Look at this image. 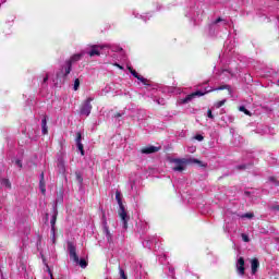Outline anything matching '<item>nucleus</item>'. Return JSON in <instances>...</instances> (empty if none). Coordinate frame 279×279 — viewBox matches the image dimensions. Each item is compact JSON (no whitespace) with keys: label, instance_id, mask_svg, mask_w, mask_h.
Segmentation results:
<instances>
[{"label":"nucleus","instance_id":"13","mask_svg":"<svg viewBox=\"0 0 279 279\" xmlns=\"http://www.w3.org/2000/svg\"><path fill=\"white\" fill-rule=\"evenodd\" d=\"M39 189H40L43 195H45V193H47V189H45V172L40 173Z\"/></svg>","mask_w":279,"mask_h":279},{"label":"nucleus","instance_id":"11","mask_svg":"<svg viewBox=\"0 0 279 279\" xmlns=\"http://www.w3.org/2000/svg\"><path fill=\"white\" fill-rule=\"evenodd\" d=\"M259 267H260V263L258 262V258H253L251 260V269H252L253 276L256 274V271H258Z\"/></svg>","mask_w":279,"mask_h":279},{"label":"nucleus","instance_id":"14","mask_svg":"<svg viewBox=\"0 0 279 279\" xmlns=\"http://www.w3.org/2000/svg\"><path fill=\"white\" fill-rule=\"evenodd\" d=\"M213 88H205V92H202V90H197L195 93H193L194 97H204V95L208 94V93H213Z\"/></svg>","mask_w":279,"mask_h":279},{"label":"nucleus","instance_id":"43","mask_svg":"<svg viewBox=\"0 0 279 279\" xmlns=\"http://www.w3.org/2000/svg\"><path fill=\"white\" fill-rule=\"evenodd\" d=\"M276 242L279 243V238H276Z\"/></svg>","mask_w":279,"mask_h":279},{"label":"nucleus","instance_id":"34","mask_svg":"<svg viewBox=\"0 0 279 279\" xmlns=\"http://www.w3.org/2000/svg\"><path fill=\"white\" fill-rule=\"evenodd\" d=\"M270 210H278L279 211V205H272L270 207Z\"/></svg>","mask_w":279,"mask_h":279},{"label":"nucleus","instance_id":"39","mask_svg":"<svg viewBox=\"0 0 279 279\" xmlns=\"http://www.w3.org/2000/svg\"><path fill=\"white\" fill-rule=\"evenodd\" d=\"M119 117H123V113H116V114H114V118H116V119H119Z\"/></svg>","mask_w":279,"mask_h":279},{"label":"nucleus","instance_id":"17","mask_svg":"<svg viewBox=\"0 0 279 279\" xmlns=\"http://www.w3.org/2000/svg\"><path fill=\"white\" fill-rule=\"evenodd\" d=\"M58 219V213L56 211L54 215L52 216L50 223H51V231L56 232V221Z\"/></svg>","mask_w":279,"mask_h":279},{"label":"nucleus","instance_id":"30","mask_svg":"<svg viewBox=\"0 0 279 279\" xmlns=\"http://www.w3.org/2000/svg\"><path fill=\"white\" fill-rule=\"evenodd\" d=\"M225 104H226V99L220 100V101L215 104V108H221V106H223Z\"/></svg>","mask_w":279,"mask_h":279},{"label":"nucleus","instance_id":"40","mask_svg":"<svg viewBox=\"0 0 279 279\" xmlns=\"http://www.w3.org/2000/svg\"><path fill=\"white\" fill-rule=\"evenodd\" d=\"M53 236H52V243H56V231H52Z\"/></svg>","mask_w":279,"mask_h":279},{"label":"nucleus","instance_id":"3","mask_svg":"<svg viewBox=\"0 0 279 279\" xmlns=\"http://www.w3.org/2000/svg\"><path fill=\"white\" fill-rule=\"evenodd\" d=\"M116 199L119 206L118 215L123 223V229L128 230V221H130V216L128 215V211H125V206L123 205V201L121 199V192H116Z\"/></svg>","mask_w":279,"mask_h":279},{"label":"nucleus","instance_id":"9","mask_svg":"<svg viewBox=\"0 0 279 279\" xmlns=\"http://www.w3.org/2000/svg\"><path fill=\"white\" fill-rule=\"evenodd\" d=\"M131 73H132L133 77H136V80L142 82V84H144V86H151V84H149V80L143 77V75L138 74V72L131 71Z\"/></svg>","mask_w":279,"mask_h":279},{"label":"nucleus","instance_id":"2","mask_svg":"<svg viewBox=\"0 0 279 279\" xmlns=\"http://www.w3.org/2000/svg\"><path fill=\"white\" fill-rule=\"evenodd\" d=\"M68 252L71 260L76 265H80L82 269H86L88 267V262L85 258L80 259V256H77V248L73 242H68Z\"/></svg>","mask_w":279,"mask_h":279},{"label":"nucleus","instance_id":"27","mask_svg":"<svg viewBox=\"0 0 279 279\" xmlns=\"http://www.w3.org/2000/svg\"><path fill=\"white\" fill-rule=\"evenodd\" d=\"M119 271H120V277L122 279H128V275H125V270H123V268L119 267Z\"/></svg>","mask_w":279,"mask_h":279},{"label":"nucleus","instance_id":"24","mask_svg":"<svg viewBox=\"0 0 279 279\" xmlns=\"http://www.w3.org/2000/svg\"><path fill=\"white\" fill-rule=\"evenodd\" d=\"M73 89L74 90H78L80 89V78H75L74 85H73Z\"/></svg>","mask_w":279,"mask_h":279},{"label":"nucleus","instance_id":"1","mask_svg":"<svg viewBox=\"0 0 279 279\" xmlns=\"http://www.w3.org/2000/svg\"><path fill=\"white\" fill-rule=\"evenodd\" d=\"M170 162L174 165L172 168V171H178L179 173H182L186 169V165H199L201 167H206V163H203L198 159L195 158H174L171 159Z\"/></svg>","mask_w":279,"mask_h":279},{"label":"nucleus","instance_id":"45","mask_svg":"<svg viewBox=\"0 0 279 279\" xmlns=\"http://www.w3.org/2000/svg\"><path fill=\"white\" fill-rule=\"evenodd\" d=\"M57 78L52 77V82H56Z\"/></svg>","mask_w":279,"mask_h":279},{"label":"nucleus","instance_id":"26","mask_svg":"<svg viewBox=\"0 0 279 279\" xmlns=\"http://www.w3.org/2000/svg\"><path fill=\"white\" fill-rule=\"evenodd\" d=\"M119 271H120V277L122 279H128V275H125V270H123V268L119 267Z\"/></svg>","mask_w":279,"mask_h":279},{"label":"nucleus","instance_id":"42","mask_svg":"<svg viewBox=\"0 0 279 279\" xmlns=\"http://www.w3.org/2000/svg\"><path fill=\"white\" fill-rule=\"evenodd\" d=\"M244 195H247V196H248V195H250V192H247V191H246V192H244Z\"/></svg>","mask_w":279,"mask_h":279},{"label":"nucleus","instance_id":"19","mask_svg":"<svg viewBox=\"0 0 279 279\" xmlns=\"http://www.w3.org/2000/svg\"><path fill=\"white\" fill-rule=\"evenodd\" d=\"M75 178H76V182H78L80 186H82V184H84V178L82 177V172L76 171Z\"/></svg>","mask_w":279,"mask_h":279},{"label":"nucleus","instance_id":"21","mask_svg":"<svg viewBox=\"0 0 279 279\" xmlns=\"http://www.w3.org/2000/svg\"><path fill=\"white\" fill-rule=\"evenodd\" d=\"M240 112H244V114H247V117H252V112L245 108V106H241L239 108Z\"/></svg>","mask_w":279,"mask_h":279},{"label":"nucleus","instance_id":"35","mask_svg":"<svg viewBox=\"0 0 279 279\" xmlns=\"http://www.w3.org/2000/svg\"><path fill=\"white\" fill-rule=\"evenodd\" d=\"M114 66H117V69H120V71H123V65H121L119 63H114Z\"/></svg>","mask_w":279,"mask_h":279},{"label":"nucleus","instance_id":"22","mask_svg":"<svg viewBox=\"0 0 279 279\" xmlns=\"http://www.w3.org/2000/svg\"><path fill=\"white\" fill-rule=\"evenodd\" d=\"M268 181L274 184L275 186H279V181L276 179V177H269Z\"/></svg>","mask_w":279,"mask_h":279},{"label":"nucleus","instance_id":"41","mask_svg":"<svg viewBox=\"0 0 279 279\" xmlns=\"http://www.w3.org/2000/svg\"><path fill=\"white\" fill-rule=\"evenodd\" d=\"M128 70L129 71H134V69H132V66L128 65Z\"/></svg>","mask_w":279,"mask_h":279},{"label":"nucleus","instance_id":"29","mask_svg":"<svg viewBox=\"0 0 279 279\" xmlns=\"http://www.w3.org/2000/svg\"><path fill=\"white\" fill-rule=\"evenodd\" d=\"M235 169H238V171H245V169H247V165L236 166Z\"/></svg>","mask_w":279,"mask_h":279},{"label":"nucleus","instance_id":"33","mask_svg":"<svg viewBox=\"0 0 279 279\" xmlns=\"http://www.w3.org/2000/svg\"><path fill=\"white\" fill-rule=\"evenodd\" d=\"M207 117H208V119H215V116H213V110H208L207 111Z\"/></svg>","mask_w":279,"mask_h":279},{"label":"nucleus","instance_id":"37","mask_svg":"<svg viewBox=\"0 0 279 279\" xmlns=\"http://www.w3.org/2000/svg\"><path fill=\"white\" fill-rule=\"evenodd\" d=\"M51 77V74H47L46 77L44 78V84L47 83V81Z\"/></svg>","mask_w":279,"mask_h":279},{"label":"nucleus","instance_id":"31","mask_svg":"<svg viewBox=\"0 0 279 279\" xmlns=\"http://www.w3.org/2000/svg\"><path fill=\"white\" fill-rule=\"evenodd\" d=\"M242 241H244V243H250V236H247L245 233H242Z\"/></svg>","mask_w":279,"mask_h":279},{"label":"nucleus","instance_id":"32","mask_svg":"<svg viewBox=\"0 0 279 279\" xmlns=\"http://www.w3.org/2000/svg\"><path fill=\"white\" fill-rule=\"evenodd\" d=\"M15 165L20 167V169H23V161H21V159L15 160Z\"/></svg>","mask_w":279,"mask_h":279},{"label":"nucleus","instance_id":"6","mask_svg":"<svg viewBox=\"0 0 279 279\" xmlns=\"http://www.w3.org/2000/svg\"><path fill=\"white\" fill-rule=\"evenodd\" d=\"M90 101H93V98H87L85 100V102L81 108V114H84L85 117H88V114H90V111L93 110V106L90 105Z\"/></svg>","mask_w":279,"mask_h":279},{"label":"nucleus","instance_id":"12","mask_svg":"<svg viewBox=\"0 0 279 279\" xmlns=\"http://www.w3.org/2000/svg\"><path fill=\"white\" fill-rule=\"evenodd\" d=\"M156 151H160V147L149 146L142 149V154H156Z\"/></svg>","mask_w":279,"mask_h":279},{"label":"nucleus","instance_id":"23","mask_svg":"<svg viewBox=\"0 0 279 279\" xmlns=\"http://www.w3.org/2000/svg\"><path fill=\"white\" fill-rule=\"evenodd\" d=\"M2 186H5L7 189H11L12 184L10 183V180L3 179L1 182Z\"/></svg>","mask_w":279,"mask_h":279},{"label":"nucleus","instance_id":"16","mask_svg":"<svg viewBox=\"0 0 279 279\" xmlns=\"http://www.w3.org/2000/svg\"><path fill=\"white\" fill-rule=\"evenodd\" d=\"M41 132L43 134H48V129H47V116L44 117L41 120Z\"/></svg>","mask_w":279,"mask_h":279},{"label":"nucleus","instance_id":"28","mask_svg":"<svg viewBox=\"0 0 279 279\" xmlns=\"http://www.w3.org/2000/svg\"><path fill=\"white\" fill-rule=\"evenodd\" d=\"M242 218H246V219H254V214L253 213H246L242 216Z\"/></svg>","mask_w":279,"mask_h":279},{"label":"nucleus","instance_id":"18","mask_svg":"<svg viewBox=\"0 0 279 279\" xmlns=\"http://www.w3.org/2000/svg\"><path fill=\"white\" fill-rule=\"evenodd\" d=\"M195 99V95L192 93L187 95L184 99L181 100V104H190V101H193Z\"/></svg>","mask_w":279,"mask_h":279},{"label":"nucleus","instance_id":"10","mask_svg":"<svg viewBox=\"0 0 279 279\" xmlns=\"http://www.w3.org/2000/svg\"><path fill=\"white\" fill-rule=\"evenodd\" d=\"M76 147L84 156V144H82V133H76Z\"/></svg>","mask_w":279,"mask_h":279},{"label":"nucleus","instance_id":"38","mask_svg":"<svg viewBox=\"0 0 279 279\" xmlns=\"http://www.w3.org/2000/svg\"><path fill=\"white\" fill-rule=\"evenodd\" d=\"M221 21H223V19L218 17L214 23H215V25H217V23H221Z\"/></svg>","mask_w":279,"mask_h":279},{"label":"nucleus","instance_id":"7","mask_svg":"<svg viewBox=\"0 0 279 279\" xmlns=\"http://www.w3.org/2000/svg\"><path fill=\"white\" fill-rule=\"evenodd\" d=\"M101 49H104V46L99 45H93L90 46V51L87 52L89 58H93L95 56H101Z\"/></svg>","mask_w":279,"mask_h":279},{"label":"nucleus","instance_id":"25","mask_svg":"<svg viewBox=\"0 0 279 279\" xmlns=\"http://www.w3.org/2000/svg\"><path fill=\"white\" fill-rule=\"evenodd\" d=\"M119 271H120V277L122 279H128V275H125V270H123V268L119 267Z\"/></svg>","mask_w":279,"mask_h":279},{"label":"nucleus","instance_id":"4","mask_svg":"<svg viewBox=\"0 0 279 279\" xmlns=\"http://www.w3.org/2000/svg\"><path fill=\"white\" fill-rule=\"evenodd\" d=\"M84 58V52L73 54L68 61H65L64 70L71 71L75 64L80 62Z\"/></svg>","mask_w":279,"mask_h":279},{"label":"nucleus","instance_id":"36","mask_svg":"<svg viewBox=\"0 0 279 279\" xmlns=\"http://www.w3.org/2000/svg\"><path fill=\"white\" fill-rule=\"evenodd\" d=\"M195 140L202 142V141H204V137H203L202 135H196V136H195Z\"/></svg>","mask_w":279,"mask_h":279},{"label":"nucleus","instance_id":"15","mask_svg":"<svg viewBox=\"0 0 279 279\" xmlns=\"http://www.w3.org/2000/svg\"><path fill=\"white\" fill-rule=\"evenodd\" d=\"M57 167H58L59 173H64V171H66V168L64 166V160H62V159L58 160Z\"/></svg>","mask_w":279,"mask_h":279},{"label":"nucleus","instance_id":"8","mask_svg":"<svg viewBox=\"0 0 279 279\" xmlns=\"http://www.w3.org/2000/svg\"><path fill=\"white\" fill-rule=\"evenodd\" d=\"M236 269L239 276H245V259L240 257L236 262Z\"/></svg>","mask_w":279,"mask_h":279},{"label":"nucleus","instance_id":"20","mask_svg":"<svg viewBox=\"0 0 279 279\" xmlns=\"http://www.w3.org/2000/svg\"><path fill=\"white\" fill-rule=\"evenodd\" d=\"M229 90V93H232V89L230 88V85H222L220 87L215 88L214 90Z\"/></svg>","mask_w":279,"mask_h":279},{"label":"nucleus","instance_id":"46","mask_svg":"<svg viewBox=\"0 0 279 279\" xmlns=\"http://www.w3.org/2000/svg\"><path fill=\"white\" fill-rule=\"evenodd\" d=\"M106 279H108V278H106Z\"/></svg>","mask_w":279,"mask_h":279},{"label":"nucleus","instance_id":"44","mask_svg":"<svg viewBox=\"0 0 279 279\" xmlns=\"http://www.w3.org/2000/svg\"><path fill=\"white\" fill-rule=\"evenodd\" d=\"M69 73H71V71H68V72L65 73V75H69Z\"/></svg>","mask_w":279,"mask_h":279},{"label":"nucleus","instance_id":"5","mask_svg":"<svg viewBox=\"0 0 279 279\" xmlns=\"http://www.w3.org/2000/svg\"><path fill=\"white\" fill-rule=\"evenodd\" d=\"M102 232L106 235L108 243H112V233H110V229L108 228V220H106V213H102Z\"/></svg>","mask_w":279,"mask_h":279}]
</instances>
